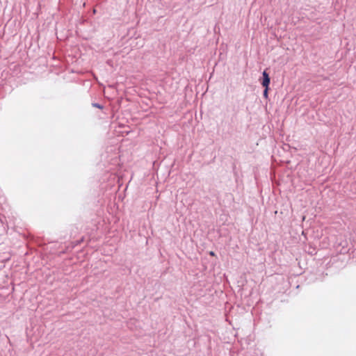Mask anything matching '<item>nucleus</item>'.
<instances>
[{
  "instance_id": "obj_1",
  "label": "nucleus",
  "mask_w": 356,
  "mask_h": 356,
  "mask_svg": "<svg viewBox=\"0 0 356 356\" xmlns=\"http://www.w3.org/2000/svg\"><path fill=\"white\" fill-rule=\"evenodd\" d=\"M270 83V77L268 76V74L264 71L263 72V81L261 83L262 86L265 88H268Z\"/></svg>"
},
{
  "instance_id": "obj_2",
  "label": "nucleus",
  "mask_w": 356,
  "mask_h": 356,
  "mask_svg": "<svg viewBox=\"0 0 356 356\" xmlns=\"http://www.w3.org/2000/svg\"><path fill=\"white\" fill-rule=\"evenodd\" d=\"M268 88H265V90H264V97H267V95H268Z\"/></svg>"
},
{
  "instance_id": "obj_3",
  "label": "nucleus",
  "mask_w": 356,
  "mask_h": 356,
  "mask_svg": "<svg viewBox=\"0 0 356 356\" xmlns=\"http://www.w3.org/2000/svg\"><path fill=\"white\" fill-rule=\"evenodd\" d=\"M93 106H95V107H97V108H102V106H100V105H99V104H93Z\"/></svg>"
},
{
  "instance_id": "obj_4",
  "label": "nucleus",
  "mask_w": 356,
  "mask_h": 356,
  "mask_svg": "<svg viewBox=\"0 0 356 356\" xmlns=\"http://www.w3.org/2000/svg\"><path fill=\"white\" fill-rule=\"evenodd\" d=\"M209 254H210L211 256H212V257H214V256L216 255V254H215V252H213V251H211V252H209Z\"/></svg>"
}]
</instances>
